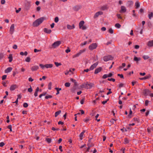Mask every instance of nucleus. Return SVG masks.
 <instances>
[{
    "mask_svg": "<svg viewBox=\"0 0 153 153\" xmlns=\"http://www.w3.org/2000/svg\"><path fill=\"white\" fill-rule=\"evenodd\" d=\"M44 20V18L43 17H41L36 19L35 21L33 24V25L34 27H37L40 24L42 23Z\"/></svg>",
    "mask_w": 153,
    "mask_h": 153,
    "instance_id": "obj_1",
    "label": "nucleus"
},
{
    "mask_svg": "<svg viewBox=\"0 0 153 153\" xmlns=\"http://www.w3.org/2000/svg\"><path fill=\"white\" fill-rule=\"evenodd\" d=\"M94 84L91 83H88L87 82L86 83H84L82 84L81 87L82 88H85L86 89H91L94 86Z\"/></svg>",
    "mask_w": 153,
    "mask_h": 153,
    "instance_id": "obj_2",
    "label": "nucleus"
},
{
    "mask_svg": "<svg viewBox=\"0 0 153 153\" xmlns=\"http://www.w3.org/2000/svg\"><path fill=\"white\" fill-rule=\"evenodd\" d=\"M104 61L107 62L110 60H112L113 59V57L110 55L105 56L103 58Z\"/></svg>",
    "mask_w": 153,
    "mask_h": 153,
    "instance_id": "obj_3",
    "label": "nucleus"
},
{
    "mask_svg": "<svg viewBox=\"0 0 153 153\" xmlns=\"http://www.w3.org/2000/svg\"><path fill=\"white\" fill-rule=\"evenodd\" d=\"M97 43H93L89 45L88 48L90 50L92 51L96 49L97 47Z\"/></svg>",
    "mask_w": 153,
    "mask_h": 153,
    "instance_id": "obj_4",
    "label": "nucleus"
},
{
    "mask_svg": "<svg viewBox=\"0 0 153 153\" xmlns=\"http://www.w3.org/2000/svg\"><path fill=\"white\" fill-rule=\"evenodd\" d=\"M86 51V49H84L82 50H80L79 53H77L75 54L73 56V57H77L79 56H80L82 53H84Z\"/></svg>",
    "mask_w": 153,
    "mask_h": 153,
    "instance_id": "obj_5",
    "label": "nucleus"
},
{
    "mask_svg": "<svg viewBox=\"0 0 153 153\" xmlns=\"http://www.w3.org/2000/svg\"><path fill=\"white\" fill-rule=\"evenodd\" d=\"M61 43V42L60 41H57L54 42L52 44V46L53 48H55L56 47L58 46Z\"/></svg>",
    "mask_w": 153,
    "mask_h": 153,
    "instance_id": "obj_6",
    "label": "nucleus"
},
{
    "mask_svg": "<svg viewBox=\"0 0 153 153\" xmlns=\"http://www.w3.org/2000/svg\"><path fill=\"white\" fill-rule=\"evenodd\" d=\"M14 24H12L10 27V33L11 34H12L14 31Z\"/></svg>",
    "mask_w": 153,
    "mask_h": 153,
    "instance_id": "obj_7",
    "label": "nucleus"
},
{
    "mask_svg": "<svg viewBox=\"0 0 153 153\" xmlns=\"http://www.w3.org/2000/svg\"><path fill=\"white\" fill-rule=\"evenodd\" d=\"M103 13L102 11H98L96 13L94 16V19L97 18L99 15H102Z\"/></svg>",
    "mask_w": 153,
    "mask_h": 153,
    "instance_id": "obj_8",
    "label": "nucleus"
},
{
    "mask_svg": "<svg viewBox=\"0 0 153 153\" xmlns=\"http://www.w3.org/2000/svg\"><path fill=\"white\" fill-rule=\"evenodd\" d=\"M98 64V62H96L93 64L92 65H91V66L90 68V70H93L94 68H96V67L97 65Z\"/></svg>",
    "mask_w": 153,
    "mask_h": 153,
    "instance_id": "obj_9",
    "label": "nucleus"
},
{
    "mask_svg": "<svg viewBox=\"0 0 153 153\" xmlns=\"http://www.w3.org/2000/svg\"><path fill=\"white\" fill-rule=\"evenodd\" d=\"M151 75L150 74H149L143 77L140 78L139 79L141 80L146 79H149L151 78Z\"/></svg>",
    "mask_w": 153,
    "mask_h": 153,
    "instance_id": "obj_10",
    "label": "nucleus"
},
{
    "mask_svg": "<svg viewBox=\"0 0 153 153\" xmlns=\"http://www.w3.org/2000/svg\"><path fill=\"white\" fill-rule=\"evenodd\" d=\"M102 69V68L101 67H100L97 68L95 70L94 72V74H98L101 71Z\"/></svg>",
    "mask_w": 153,
    "mask_h": 153,
    "instance_id": "obj_11",
    "label": "nucleus"
},
{
    "mask_svg": "<svg viewBox=\"0 0 153 153\" xmlns=\"http://www.w3.org/2000/svg\"><path fill=\"white\" fill-rule=\"evenodd\" d=\"M39 68V67L37 65H34L32 66L31 68V69L32 71H36Z\"/></svg>",
    "mask_w": 153,
    "mask_h": 153,
    "instance_id": "obj_12",
    "label": "nucleus"
},
{
    "mask_svg": "<svg viewBox=\"0 0 153 153\" xmlns=\"http://www.w3.org/2000/svg\"><path fill=\"white\" fill-rule=\"evenodd\" d=\"M126 11V9L125 7L122 6L121 7V10L120 11V13H125Z\"/></svg>",
    "mask_w": 153,
    "mask_h": 153,
    "instance_id": "obj_13",
    "label": "nucleus"
},
{
    "mask_svg": "<svg viewBox=\"0 0 153 153\" xmlns=\"http://www.w3.org/2000/svg\"><path fill=\"white\" fill-rule=\"evenodd\" d=\"M81 6L79 5H76L73 7V9L76 11H78L81 8Z\"/></svg>",
    "mask_w": 153,
    "mask_h": 153,
    "instance_id": "obj_14",
    "label": "nucleus"
},
{
    "mask_svg": "<svg viewBox=\"0 0 153 153\" xmlns=\"http://www.w3.org/2000/svg\"><path fill=\"white\" fill-rule=\"evenodd\" d=\"M17 88V85H13L11 86L10 88V90L11 91L14 90L15 89Z\"/></svg>",
    "mask_w": 153,
    "mask_h": 153,
    "instance_id": "obj_15",
    "label": "nucleus"
},
{
    "mask_svg": "<svg viewBox=\"0 0 153 153\" xmlns=\"http://www.w3.org/2000/svg\"><path fill=\"white\" fill-rule=\"evenodd\" d=\"M134 60L136 61L137 63V64L139 61L141 60V58L140 57H137L136 56H135L134 58Z\"/></svg>",
    "mask_w": 153,
    "mask_h": 153,
    "instance_id": "obj_16",
    "label": "nucleus"
},
{
    "mask_svg": "<svg viewBox=\"0 0 153 153\" xmlns=\"http://www.w3.org/2000/svg\"><path fill=\"white\" fill-rule=\"evenodd\" d=\"M53 65L51 64H46L45 65V67L48 68H51L53 67Z\"/></svg>",
    "mask_w": 153,
    "mask_h": 153,
    "instance_id": "obj_17",
    "label": "nucleus"
},
{
    "mask_svg": "<svg viewBox=\"0 0 153 153\" xmlns=\"http://www.w3.org/2000/svg\"><path fill=\"white\" fill-rule=\"evenodd\" d=\"M67 28L68 29H72L75 28V26L73 24L71 26L69 25H67Z\"/></svg>",
    "mask_w": 153,
    "mask_h": 153,
    "instance_id": "obj_18",
    "label": "nucleus"
},
{
    "mask_svg": "<svg viewBox=\"0 0 153 153\" xmlns=\"http://www.w3.org/2000/svg\"><path fill=\"white\" fill-rule=\"evenodd\" d=\"M85 131L84 130L80 134L79 137L81 140H82L83 139V136L84 133L85 132Z\"/></svg>",
    "mask_w": 153,
    "mask_h": 153,
    "instance_id": "obj_19",
    "label": "nucleus"
},
{
    "mask_svg": "<svg viewBox=\"0 0 153 153\" xmlns=\"http://www.w3.org/2000/svg\"><path fill=\"white\" fill-rule=\"evenodd\" d=\"M44 32L47 33H50L51 32V29H48L46 28H45L44 30Z\"/></svg>",
    "mask_w": 153,
    "mask_h": 153,
    "instance_id": "obj_20",
    "label": "nucleus"
},
{
    "mask_svg": "<svg viewBox=\"0 0 153 153\" xmlns=\"http://www.w3.org/2000/svg\"><path fill=\"white\" fill-rule=\"evenodd\" d=\"M12 70V68L11 67H9L7 68L5 70V73H8L10 72Z\"/></svg>",
    "mask_w": 153,
    "mask_h": 153,
    "instance_id": "obj_21",
    "label": "nucleus"
},
{
    "mask_svg": "<svg viewBox=\"0 0 153 153\" xmlns=\"http://www.w3.org/2000/svg\"><path fill=\"white\" fill-rule=\"evenodd\" d=\"M147 45L149 47H152L153 46V40L148 42Z\"/></svg>",
    "mask_w": 153,
    "mask_h": 153,
    "instance_id": "obj_22",
    "label": "nucleus"
},
{
    "mask_svg": "<svg viewBox=\"0 0 153 153\" xmlns=\"http://www.w3.org/2000/svg\"><path fill=\"white\" fill-rule=\"evenodd\" d=\"M84 22L83 21H81L79 24V28H81L82 26L84 25Z\"/></svg>",
    "mask_w": 153,
    "mask_h": 153,
    "instance_id": "obj_23",
    "label": "nucleus"
},
{
    "mask_svg": "<svg viewBox=\"0 0 153 153\" xmlns=\"http://www.w3.org/2000/svg\"><path fill=\"white\" fill-rule=\"evenodd\" d=\"M135 8L137 9L140 7V3L138 1H137L135 4Z\"/></svg>",
    "mask_w": 153,
    "mask_h": 153,
    "instance_id": "obj_24",
    "label": "nucleus"
},
{
    "mask_svg": "<svg viewBox=\"0 0 153 153\" xmlns=\"http://www.w3.org/2000/svg\"><path fill=\"white\" fill-rule=\"evenodd\" d=\"M150 92L149 90L147 89H145L143 90V94L146 95L149 93Z\"/></svg>",
    "mask_w": 153,
    "mask_h": 153,
    "instance_id": "obj_25",
    "label": "nucleus"
},
{
    "mask_svg": "<svg viewBox=\"0 0 153 153\" xmlns=\"http://www.w3.org/2000/svg\"><path fill=\"white\" fill-rule=\"evenodd\" d=\"M153 16V13L152 12H149L148 14V17L150 19H151Z\"/></svg>",
    "mask_w": 153,
    "mask_h": 153,
    "instance_id": "obj_26",
    "label": "nucleus"
},
{
    "mask_svg": "<svg viewBox=\"0 0 153 153\" xmlns=\"http://www.w3.org/2000/svg\"><path fill=\"white\" fill-rule=\"evenodd\" d=\"M8 58L9 59V62H11L13 60V56L12 54H10Z\"/></svg>",
    "mask_w": 153,
    "mask_h": 153,
    "instance_id": "obj_27",
    "label": "nucleus"
},
{
    "mask_svg": "<svg viewBox=\"0 0 153 153\" xmlns=\"http://www.w3.org/2000/svg\"><path fill=\"white\" fill-rule=\"evenodd\" d=\"M61 110H59V111L56 112L55 114V117H57L61 113Z\"/></svg>",
    "mask_w": 153,
    "mask_h": 153,
    "instance_id": "obj_28",
    "label": "nucleus"
},
{
    "mask_svg": "<svg viewBox=\"0 0 153 153\" xmlns=\"http://www.w3.org/2000/svg\"><path fill=\"white\" fill-rule=\"evenodd\" d=\"M55 89L57 91V93H56V95L58 94H59V91L61 90L62 89L61 88H55Z\"/></svg>",
    "mask_w": 153,
    "mask_h": 153,
    "instance_id": "obj_29",
    "label": "nucleus"
},
{
    "mask_svg": "<svg viewBox=\"0 0 153 153\" xmlns=\"http://www.w3.org/2000/svg\"><path fill=\"white\" fill-rule=\"evenodd\" d=\"M127 4L128 6H130L133 5V2L132 1H128L127 2Z\"/></svg>",
    "mask_w": 153,
    "mask_h": 153,
    "instance_id": "obj_30",
    "label": "nucleus"
},
{
    "mask_svg": "<svg viewBox=\"0 0 153 153\" xmlns=\"http://www.w3.org/2000/svg\"><path fill=\"white\" fill-rule=\"evenodd\" d=\"M28 54V53L27 52L25 51L24 53H23V52H21L20 53V54L21 55L23 56V55H25V56H27Z\"/></svg>",
    "mask_w": 153,
    "mask_h": 153,
    "instance_id": "obj_31",
    "label": "nucleus"
},
{
    "mask_svg": "<svg viewBox=\"0 0 153 153\" xmlns=\"http://www.w3.org/2000/svg\"><path fill=\"white\" fill-rule=\"evenodd\" d=\"M125 144H126L129 143V140L127 138H125L124 140Z\"/></svg>",
    "mask_w": 153,
    "mask_h": 153,
    "instance_id": "obj_32",
    "label": "nucleus"
},
{
    "mask_svg": "<svg viewBox=\"0 0 153 153\" xmlns=\"http://www.w3.org/2000/svg\"><path fill=\"white\" fill-rule=\"evenodd\" d=\"M143 58L144 60H146L149 59V57L147 55H144L143 56Z\"/></svg>",
    "mask_w": 153,
    "mask_h": 153,
    "instance_id": "obj_33",
    "label": "nucleus"
},
{
    "mask_svg": "<svg viewBox=\"0 0 153 153\" xmlns=\"http://www.w3.org/2000/svg\"><path fill=\"white\" fill-rule=\"evenodd\" d=\"M115 26L118 28H119L121 27V25L119 23H117L115 24Z\"/></svg>",
    "mask_w": 153,
    "mask_h": 153,
    "instance_id": "obj_34",
    "label": "nucleus"
},
{
    "mask_svg": "<svg viewBox=\"0 0 153 153\" xmlns=\"http://www.w3.org/2000/svg\"><path fill=\"white\" fill-rule=\"evenodd\" d=\"M54 64L56 67H58L59 66H60L62 65V64L61 63H58V62H54Z\"/></svg>",
    "mask_w": 153,
    "mask_h": 153,
    "instance_id": "obj_35",
    "label": "nucleus"
},
{
    "mask_svg": "<svg viewBox=\"0 0 153 153\" xmlns=\"http://www.w3.org/2000/svg\"><path fill=\"white\" fill-rule=\"evenodd\" d=\"M52 83L51 82H50L48 85V88L49 90H51V89Z\"/></svg>",
    "mask_w": 153,
    "mask_h": 153,
    "instance_id": "obj_36",
    "label": "nucleus"
},
{
    "mask_svg": "<svg viewBox=\"0 0 153 153\" xmlns=\"http://www.w3.org/2000/svg\"><path fill=\"white\" fill-rule=\"evenodd\" d=\"M71 85V84L69 82H66L65 84V85L66 87H69Z\"/></svg>",
    "mask_w": 153,
    "mask_h": 153,
    "instance_id": "obj_37",
    "label": "nucleus"
},
{
    "mask_svg": "<svg viewBox=\"0 0 153 153\" xmlns=\"http://www.w3.org/2000/svg\"><path fill=\"white\" fill-rule=\"evenodd\" d=\"M30 60V57H27L25 59V61L26 62H29Z\"/></svg>",
    "mask_w": 153,
    "mask_h": 153,
    "instance_id": "obj_38",
    "label": "nucleus"
},
{
    "mask_svg": "<svg viewBox=\"0 0 153 153\" xmlns=\"http://www.w3.org/2000/svg\"><path fill=\"white\" fill-rule=\"evenodd\" d=\"M46 141L48 143H50L51 141V139L50 138H47L46 139Z\"/></svg>",
    "mask_w": 153,
    "mask_h": 153,
    "instance_id": "obj_39",
    "label": "nucleus"
},
{
    "mask_svg": "<svg viewBox=\"0 0 153 153\" xmlns=\"http://www.w3.org/2000/svg\"><path fill=\"white\" fill-rule=\"evenodd\" d=\"M46 94V92H43L42 94L39 95V97L41 98L42 96H45Z\"/></svg>",
    "mask_w": 153,
    "mask_h": 153,
    "instance_id": "obj_40",
    "label": "nucleus"
},
{
    "mask_svg": "<svg viewBox=\"0 0 153 153\" xmlns=\"http://www.w3.org/2000/svg\"><path fill=\"white\" fill-rule=\"evenodd\" d=\"M113 31H114L112 28H110L108 30V32L111 34H112L113 33Z\"/></svg>",
    "mask_w": 153,
    "mask_h": 153,
    "instance_id": "obj_41",
    "label": "nucleus"
},
{
    "mask_svg": "<svg viewBox=\"0 0 153 153\" xmlns=\"http://www.w3.org/2000/svg\"><path fill=\"white\" fill-rule=\"evenodd\" d=\"M52 97V96L51 95H48L45 97V98L46 99H48V98H50Z\"/></svg>",
    "mask_w": 153,
    "mask_h": 153,
    "instance_id": "obj_42",
    "label": "nucleus"
},
{
    "mask_svg": "<svg viewBox=\"0 0 153 153\" xmlns=\"http://www.w3.org/2000/svg\"><path fill=\"white\" fill-rule=\"evenodd\" d=\"M23 106L25 108H27L28 106V104L27 103L25 102L23 104Z\"/></svg>",
    "mask_w": 153,
    "mask_h": 153,
    "instance_id": "obj_43",
    "label": "nucleus"
},
{
    "mask_svg": "<svg viewBox=\"0 0 153 153\" xmlns=\"http://www.w3.org/2000/svg\"><path fill=\"white\" fill-rule=\"evenodd\" d=\"M59 19L58 17H56L54 19V21L55 22L57 23L59 21Z\"/></svg>",
    "mask_w": 153,
    "mask_h": 153,
    "instance_id": "obj_44",
    "label": "nucleus"
},
{
    "mask_svg": "<svg viewBox=\"0 0 153 153\" xmlns=\"http://www.w3.org/2000/svg\"><path fill=\"white\" fill-rule=\"evenodd\" d=\"M108 80L109 81H112L113 82H114L115 81V79H114L112 78H108Z\"/></svg>",
    "mask_w": 153,
    "mask_h": 153,
    "instance_id": "obj_45",
    "label": "nucleus"
},
{
    "mask_svg": "<svg viewBox=\"0 0 153 153\" xmlns=\"http://www.w3.org/2000/svg\"><path fill=\"white\" fill-rule=\"evenodd\" d=\"M149 101H148V100H145V105L146 106H147L148 105V104H149Z\"/></svg>",
    "mask_w": 153,
    "mask_h": 153,
    "instance_id": "obj_46",
    "label": "nucleus"
},
{
    "mask_svg": "<svg viewBox=\"0 0 153 153\" xmlns=\"http://www.w3.org/2000/svg\"><path fill=\"white\" fill-rule=\"evenodd\" d=\"M7 128L8 129H10V131H12V126H11V125H10L8 126H7Z\"/></svg>",
    "mask_w": 153,
    "mask_h": 153,
    "instance_id": "obj_47",
    "label": "nucleus"
},
{
    "mask_svg": "<svg viewBox=\"0 0 153 153\" xmlns=\"http://www.w3.org/2000/svg\"><path fill=\"white\" fill-rule=\"evenodd\" d=\"M30 88H28V91L30 92H31L33 91V89L31 88V86L30 85Z\"/></svg>",
    "mask_w": 153,
    "mask_h": 153,
    "instance_id": "obj_48",
    "label": "nucleus"
},
{
    "mask_svg": "<svg viewBox=\"0 0 153 153\" xmlns=\"http://www.w3.org/2000/svg\"><path fill=\"white\" fill-rule=\"evenodd\" d=\"M5 145V143L3 142H1L0 143V147H3V146H4Z\"/></svg>",
    "mask_w": 153,
    "mask_h": 153,
    "instance_id": "obj_49",
    "label": "nucleus"
},
{
    "mask_svg": "<svg viewBox=\"0 0 153 153\" xmlns=\"http://www.w3.org/2000/svg\"><path fill=\"white\" fill-rule=\"evenodd\" d=\"M39 65L42 69L44 68L45 67V65H44L42 64H40Z\"/></svg>",
    "mask_w": 153,
    "mask_h": 153,
    "instance_id": "obj_50",
    "label": "nucleus"
},
{
    "mask_svg": "<svg viewBox=\"0 0 153 153\" xmlns=\"http://www.w3.org/2000/svg\"><path fill=\"white\" fill-rule=\"evenodd\" d=\"M87 43V42L86 41H85L84 43H82L81 44V45L82 46H83V45H86Z\"/></svg>",
    "mask_w": 153,
    "mask_h": 153,
    "instance_id": "obj_51",
    "label": "nucleus"
},
{
    "mask_svg": "<svg viewBox=\"0 0 153 153\" xmlns=\"http://www.w3.org/2000/svg\"><path fill=\"white\" fill-rule=\"evenodd\" d=\"M117 76H119L121 78H123V76L122 74H117Z\"/></svg>",
    "mask_w": 153,
    "mask_h": 153,
    "instance_id": "obj_52",
    "label": "nucleus"
},
{
    "mask_svg": "<svg viewBox=\"0 0 153 153\" xmlns=\"http://www.w3.org/2000/svg\"><path fill=\"white\" fill-rule=\"evenodd\" d=\"M41 50H37L36 49H34V52L36 53L37 52H40L41 51Z\"/></svg>",
    "mask_w": 153,
    "mask_h": 153,
    "instance_id": "obj_53",
    "label": "nucleus"
},
{
    "mask_svg": "<svg viewBox=\"0 0 153 153\" xmlns=\"http://www.w3.org/2000/svg\"><path fill=\"white\" fill-rule=\"evenodd\" d=\"M108 77L107 74H104L102 76V78L105 79Z\"/></svg>",
    "mask_w": 153,
    "mask_h": 153,
    "instance_id": "obj_54",
    "label": "nucleus"
},
{
    "mask_svg": "<svg viewBox=\"0 0 153 153\" xmlns=\"http://www.w3.org/2000/svg\"><path fill=\"white\" fill-rule=\"evenodd\" d=\"M81 29L83 30H85L87 29V27L83 25L82 26Z\"/></svg>",
    "mask_w": 153,
    "mask_h": 153,
    "instance_id": "obj_55",
    "label": "nucleus"
},
{
    "mask_svg": "<svg viewBox=\"0 0 153 153\" xmlns=\"http://www.w3.org/2000/svg\"><path fill=\"white\" fill-rule=\"evenodd\" d=\"M7 76L6 75H4L2 76V80H4L6 78Z\"/></svg>",
    "mask_w": 153,
    "mask_h": 153,
    "instance_id": "obj_56",
    "label": "nucleus"
},
{
    "mask_svg": "<svg viewBox=\"0 0 153 153\" xmlns=\"http://www.w3.org/2000/svg\"><path fill=\"white\" fill-rule=\"evenodd\" d=\"M117 17L118 19H122V17L121 16L120 14H117Z\"/></svg>",
    "mask_w": 153,
    "mask_h": 153,
    "instance_id": "obj_57",
    "label": "nucleus"
},
{
    "mask_svg": "<svg viewBox=\"0 0 153 153\" xmlns=\"http://www.w3.org/2000/svg\"><path fill=\"white\" fill-rule=\"evenodd\" d=\"M108 100H109V99H108L105 101H104L102 102V103L103 105L105 104L107 102V101Z\"/></svg>",
    "mask_w": 153,
    "mask_h": 153,
    "instance_id": "obj_58",
    "label": "nucleus"
},
{
    "mask_svg": "<svg viewBox=\"0 0 153 153\" xmlns=\"http://www.w3.org/2000/svg\"><path fill=\"white\" fill-rule=\"evenodd\" d=\"M108 90H109L108 92L107 93V95H108L109 94H110L112 93V92L111 91V89H108Z\"/></svg>",
    "mask_w": 153,
    "mask_h": 153,
    "instance_id": "obj_59",
    "label": "nucleus"
},
{
    "mask_svg": "<svg viewBox=\"0 0 153 153\" xmlns=\"http://www.w3.org/2000/svg\"><path fill=\"white\" fill-rule=\"evenodd\" d=\"M13 48L15 49H16L17 48V46L16 45H14L13 47Z\"/></svg>",
    "mask_w": 153,
    "mask_h": 153,
    "instance_id": "obj_60",
    "label": "nucleus"
},
{
    "mask_svg": "<svg viewBox=\"0 0 153 153\" xmlns=\"http://www.w3.org/2000/svg\"><path fill=\"white\" fill-rule=\"evenodd\" d=\"M5 3V0H1V3L2 4H4Z\"/></svg>",
    "mask_w": 153,
    "mask_h": 153,
    "instance_id": "obj_61",
    "label": "nucleus"
},
{
    "mask_svg": "<svg viewBox=\"0 0 153 153\" xmlns=\"http://www.w3.org/2000/svg\"><path fill=\"white\" fill-rule=\"evenodd\" d=\"M123 85H124L123 84L121 83L119 85V87L120 88H121L123 87Z\"/></svg>",
    "mask_w": 153,
    "mask_h": 153,
    "instance_id": "obj_62",
    "label": "nucleus"
},
{
    "mask_svg": "<svg viewBox=\"0 0 153 153\" xmlns=\"http://www.w3.org/2000/svg\"><path fill=\"white\" fill-rule=\"evenodd\" d=\"M28 80L30 82H32L33 81V79L30 77L29 78Z\"/></svg>",
    "mask_w": 153,
    "mask_h": 153,
    "instance_id": "obj_63",
    "label": "nucleus"
},
{
    "mask_svg": "<svg viewBox=\"0 0 153 153\" xmlns=\"http://www.w3.org/2000/svg\"><path fill=\"white\" fill-rule=\"evenodd\" d=\"M70 51H71V50L69 48H68V49L66 50H65V52L67 53L70 52Z\"/></svg>",
    "mask_w": 153,
    "mask_h": 153,
    "instance_id": "obj_64",
    "label": "nucleus"
}]
</instances>
